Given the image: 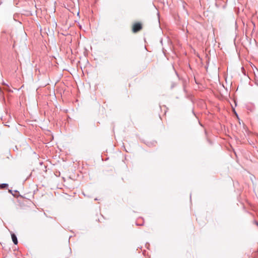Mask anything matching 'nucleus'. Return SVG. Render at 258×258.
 Listing matches in <instances>:
<instances>
[{
	"label": "nucleus",
	"mask_w": 258,
	"mask_h": 258,
	"mask_svg": "<svg viewBox=\"0 0 258 258\" xmlns=\"http://www.w3.org/2000/svg\"><path fill=\"white\" fill-rule=\"evenodd\" d=\"M11 236H12V240H13V242L14 243V244H17L18 240H17V238L16 236L15 235V234L13 233V234H12Z\"/></svg>",
	"instance_id": "2"
},
{
	"label": "nucleus",
	"mask_w": 258,
	"mask_h": 258,
	"mask_svg": "<svg viewBox=\"0 0 258 258\" xmlns=\"http://www.w3.org/2000/svg\"><path fill=\"white\" fill-rule=\"evenodd\" d=\"M8 185L7 184H2L0 185L1 188H4L7 187Z\"/></svg>",
	"instance_id": "3"
},
{
	"label": "nucleus",
	"mask_w": 258,
	"mask_h": 258,
	"mask_svg": "<svg viewBox=\"0 0 258 258\" xmlns=\"http://www.w3.org/2000/svg\"><path fill=\"white\" fill-rule=\"evenodd\" d=\"M143 28L142 24L140 22L135 23L132 26V31L133 33H137Z\"/></svg>",
	"instance_id": "1"
}]
</instances>
